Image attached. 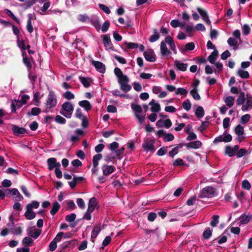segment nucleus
I'll use <instances>...</instances> for the list:
<instances>
[{"label": "nucleus", "mask_w": 252, "mask_h": 252, "mask_svg": "<svg viewBox=\"0 0 252 252\" xmlns=\"http://www.w3.org/2000/svg\"><path fill=\"white\" fill-rule=\"evenodd\" d=\"M232 139V136L229 134L224 133L223 135H220L216 137L213 142L214 143H218L221 142H229Z\"/></svg>", "instance_id": "ddd939ff"}, {"label": "nucleus", "mask_w": 252, "mask_h": 252, "mask_svg": "<svg viewBox=\"0 0 252 252\" xmlns=\"http://www.w3.org/2000/svg\"><path fill=\"white\" fill-rule=\"evenodd\" d=\"M225 152V153L227 154L229 157H232L235 154V153L233 150L232 148L229 146L226 147Z\"/></svg>", "instance_id": "6e6d98bb"}, {"label": "nucleus", "mask_w": 252, "mask_h": 252, "mask_svg": "<svg viewBox=\"0 0 252 252\" xmlns=\"http://www.w3.org/2000/svg\"><path fill=\"white\" fill-rule=\"evenodd\" d=\"M23 62L28 68H31L32 67V63L30 59L24 57Z\"/></svg>", "instance_id": "774afa93"}, {"label": "nucleus", "mask_w": 252, "mask_h": 252, "mask_svg": "<svg viewBox=\"0 0 252 252\" xmlns=\"http://www.w3.org/2000/svg\"><path fill=\"white\" fill-rule=\"evenodd\" d=\"M41 112V110L39 108L34 107L32 109L31 112L28 113V116H37Z\"/></svg>", "instance_id": "79ce46f5"}, {"label": "nucleus", "mask_w": 252, "mask_h": 252, "mask_svg": "<svg viewBox=\"0 0 252 252\" xmlns=\"http://www.w3.org/2000/svg\"><path fill=\"white\" fill-rule=\"evenodd\" d=\"M57 104L56 95L53 92H50L45 102V111L48 112L49 110L54 108Z\"/></svg>", "instance_id": "39448f33"}, {"label": "nucleus", "mask_w": 252, "mask_h": 252, "mask_svg": "<svg viewBox=\"0 0 252 252\" xmlns=\"http://www.w3.org/2000/svg\"><path fill=\"white\" fill-rule=\"evenodd\" d=\"M242 29L243 33L245 35H248L250 33V27L248 25H247V24L244 25L243 26Z\"/></svg>", "instance_id": "e2e57ef3"}, {"label": "nucleus", "mask_w": 252, "mask_h": 252, "mask_svg": "<svg viewBox=\"0 0 252 252\" xmlns=\"http://www.w3.org/2000/svg\"><path fill=\"white\" fill-rule=\"evenodd\" d=\"M175 94H176L186 95L188 94V91L184 88H179L177 89H176Z\"/></svg>", "instance_id": "4d7b16f0"}, {"label": "nucleus", "mask_w": 252, "mask_h": 252, "mask_svg": "<svg viewBox=\"0 0 252 252\" xmlns=\"http://www.w3.org/2000/svg\"><path fill=\"white\" fill-rule=\"evenodd\" d=\"M152 91L154 94H158V96L159 98L165 97L167 95L166 92L165 91H162L161 88L159 86H153Z\"/></svg>", "instance_id": "4be33fe9"}, {"label": "nucleus", "mask_w": 252, "mask_h": 252, "mask_svg": "<svg viewBox=\"0 0 252 252\" xmlns=\"http://www.w3.org/2000/svg\"><path fill=\"white\" fill-rule=\"evenodd\" d=\"M5 191L7 192V195H9L16 201H21L23 198L19 191L16 189H6Z\"/></svg>", "instance_id": "1a4fd4ad"}, {"label": "nucleus", "mask_w": 252, "mask_h": 252, "mask_svg": "<svg viewBox=\"0 0 252 252\" xmlns=\"http://www.w3.org/2000/svg\"><path fill=\"white\" fill-rule=\"evenodd\" d=\"M47 163L48 165V168L49 170H52L54 168H58L61 166L60 162H57L56 159L54 158H49L47 160Z\"/></svg>", "instance_id": "aec40b11"}, {"label": "nucleus", "mask_w": 252, "mask_h": 252, "mask_svg": "<svg viewBox=\"0 0 252 252\" xmlns=\"http://www.w3.org/2000/svg\"><path fill=\"white\" fill-rule=\"evenodd\" d=\"M167 147H162L157 152V155L159 156L164 155L167 153Z\"/></svg>", "instance_id": "338daca9"}, {"label": "nucleus", "mask_w": 252, "mask_h": 252, "mask_svg": "<svg viewBox=\"0 0 252 252\" xmlns=\"http://www.w3.org/2000/svg\"><path fill=\"white\" fill-rule=\"evenodd\" d=\"M217 189L211 186L204 188L200 193V196L202 198H212L218 195Z\"/></svg>", "instance_id": "423d86ee"}, {"label": "nucleus", "mask_w": 252, "mask_h": 252, "mask_svg": "<svg viewBox=\"0 0 252 252\" xmlns=\"http://www.w3.org/2000/svg\"><path fill=\"white\" fill-rule=\"evenodd\" d=\"M75 134L71 136L70 140L73 142L77 141L79 139V136L83 134V131L80 129H77L75 131Z\"/></svg>", "instance_id": "473e14b6"}, {"label": "nucleus", "mask_w": 252, "mask_h": 252, "mask_svg": "<svg viewBox=\"0 0 252 252\" xmlns=\"http://www.w3.org/2000/svg\"><path fill=\"white\" fill-rule=\"evenodd\" d=\"M63 97L67 100H71L75 98L74 94L70 91H66L63 94Z\"/></svg>", "instance_id": "37998d69"}, {"label": "nucleus", "mask_w": 252, "mask_h": 252, "mask_svg": "<svg viewBox=\"0 0 252 252\" xmlns=\"http://www.w3.org/2000/svg\"><path fill=\"white\" fill-rule=\"evenodd\" d=\"M55 121L57 123H58L61 124H64L66 122L65 119L63 117L60 115H57L56 117Z\"/></svg>", "instance_id": "0e129e2a"}, {"label": "nucleus", "mask_w": 252, "mask_h": 252, "mask_svg": "<svg viewBox=\"0 0 252 252\" xmlns=\"http://www.w3.org/2000/svg\"><path fill=\"white\" fill-rule=\"evenodd\" d=\"M195 115L198 118H202L204 115V111L202 107L198 106L195 111Z\"/></svg>", "instance_id": "58836bf2"}, {"label": "nucleus", "mask_w": 252, "mask_h": 252, "mask_svg": "<svg viewBox=\"0 0 252 252\" xmlns=\"http://www.w3.org/2000/svg\"><path fill=\"white\" fill-rule=\"evenodd\" d=\"M194 48V44L193 42H189L186 44L185 48L182 49V51L185 52L188 51H192Z\"/></svg>", "instance_id": "4c0bfd02"}, {"label": "nucleus", "mask_w": 252, "mask_h": 252, "mask_svg": "<svg viewBox=\"0 0 252 252\" xmlns=\"http://www.w3.org/2000/svg\"><path fill=\"white\" fill-rule=\"evenodd\" d=\"M175 65L180 70L185 71L187 70L188 64L182 63L181 61L176 60L174 62Z\"/></svg>", "instance_id": "cd10ccee"}, {"label": "nucleus", "mask_w": 252, "mask_h": 252, "mask_svg": "<svg viewBox=\"0 0 252 252\" xmlns=\"http://www.w3.org/2000/svg\"><path fill=\"white\" fill-rule=\"evenodd\" d=\"M159 38V35L158 32L156 30H154L153 34L150 36L149 38V41L151 42H154L158 40Z\"/></svg>", "instance_id": "a19ab883"}, {"label": "nucleus", "mask_w": 252, "mask_h": 252, "mask_svg": "<svg viewBox=\"0 0 252 252\" xmlns=\"http://www.w3.org/2000/svg\"><path fill=\"white\" fill-rule=\"evenodd\" d=\"M76 217V214L74 213H72L70 215H66L65 217L66 221L70 222H73L75 220Z\"/></svg>", "instance_id": "864d4df0"}, {"label": "nucleus", "mask_w": 252, "mask_h": 252, "mask_svg": "<svg viewBox=\"0 0 252 252\" xmlns=\"http://www.w3.org/2000/svg\"><path fill=\"white\" fill-rule=\"evenodd\" d=\"M183 107L186 111H189L191 106V103L189 99H186L183 102Z\"/></svg>", "instance_id": "8fccbe9b"}, {"label": "nucleus", "mask_w": 252, "mask_h": 252, "mask_svg": "<svg viewBox=\"0 0 252 252\" xmlns=\"http://www.w3.org/2000/svg\"><path fill=\"white\" fill-rule=\"evenodd\" d=\"M93 64L94 66L96 69L100 73H104L105 70L104 65L101 62L98 61H93Z\"/></svg>", "instance_id": "393cba45"}, {"label": "nucleus", "mask_w": 252, "mask_h": 252, "mask_svg": "<svg viewBox=\"0 0 252 252\" xmlns=\"http://www.w3.org/2000/svg\"><path fill=\"white\" fill-rule=\"evenodd\" d=\"M96 206H88L87 211L85 213L83 219L88 220H91L92 218L91 213L94 210Z\"/></svg>", "instance_id": "b1692460"}, {"label": "nucleus", "mask_w": 252, "mask_h": 252, "mask_svg": "<svg viewBox=\"0 0 252 252\" xmlns=\"http://www.w3.org/2000/svg\"><path fill=\"white\" fill-rule=\"evenodd\" d=\"M41 98V96L39 92H36L34 94L33 100L34 101L35 105L38 106L40 104V99Z\"/></svg>", "instance_id": "de8ad7c7"}, {"label": "nucleus", "mask_w": 252, "mask_h": 252, "mask_svg": "<svg viewBox=\"0 0 252 252\" xmlns=\"http://www.w3.org/2000/svg\"><path fill=\"white\" fill-rule=\"evenodd\" d=\"M79 79L85 87L87 88L90 86L92 82V79L90 78L80 76Z\"/></svg>", "instance_id": "2f4dec72"}, {"label": "nucleus", "mask_w": 252, "mask_h": 252, "mask_svg": "<svg viewBox=\"0 0 252 252\" xmlns=\"http://www.w3.org/2000/svg\"><path fill=\"white\" fill-rule=\"evenodd\" d=\"M237 74L242 78H248L249 77L248 72L243 69H239L237 71Z\"/></svg>", "instance_id": "a18cd8bd"}, {"label": "nucleus", "mask_w": 252, "mask_h": 252, "mask_svg": "<svg viewBox=\"0 0 252 252\" xmlns=\"http://www.w3.org/2000/svg\"><path fill=\"white\" fill-rule=\"evenodd\" d=\"M185 146L188 149H197L201 147L202 143L200 141L197 140L187 143Z\"/></svg>", "instance_id": "5701e85b"}, {"label": "nucleus", "mask_w": 252, "mask_h": 252, "mask_svg": "<svg viewBox=\"0 0 252 252\" xmlns=\"http://www.w3.org/2000/svg\"><path fill=\"white\" fill-rule=\"evenodd\" d=\"M187 203V205H192L194 204H198L199 202L198 200L197 199L196 197L192 196L188 200Z\"/></svg>", "instance_id": "13d9d810"}, {"label": "nucleus", "mask_w": 252, "mask_h": 252, "mask_svg": "<svg viewBox=\"0 0 252 252\" xmlns=\"http://www.w3.org/2000/svg\"><path fill=\"white\" fill-rule=\"evenodd\" d=\"M171 125L172 123L170 119L159 120L156 123V126L158 127H165L166 128H169Z\"/></svg>", "instance_id": "412c9836"}, {"label": "nucleus", "mask_w": 252, "mask_h": 252, "mask_svg": "<svg viewBox=\"0 0 252 252\" xmlns=\"http://www.w3.org/2000/svg\"><path fill=\"white\" fill-rule=\"evenodd\" d=\"M167 44L169 46L170 49L175 54H177V50L175 44L172 38L167 36L164 41H162L160 45V51L161 55L164 57H167L171 54V51L168 49Z\"/></svg>", "instance_id": "f257e3e1"}, {"label": "nucleus", "mask_w": 252, "mask_h": 252, "mask_svg": "<svg viewBox=\"0 0 252 252\" xmlns=\"http://www.w3.org/2000/svg\"><path fill=\"white\" fill-rule=\"evenodd\" d=\"M17 44L18 47L22 50H25L30 48V45L27 42L23 40L18 39Z\"/></svg>", "instance_id": "72a5a7b5"}, {"label": "nucleus", "mask_w": 252, "mask_h": 252, "mask_svg": "<svg viewBox=\"0 0 252 252\" xmlns=\"http://www.w3.org/2000/svg\"><path fill=\"white\" fill-rule=\"evenodd\" d=\"M100 231L101 228L99 225H96L94 227L91 233V240L93 242H94V239L97 237Z\"/></svg>", "instance_id": "c756f323"}, {"label": "nucleus", "mask_w": 252, "mask_h": 252, "mask_svg": "<svg viewBox=\"0 0 252 252\" xmlns=\"http://www.w3.org/2000/svg\"><path fill=\"white\" fill-rule=\"evenodd\" d=\"M27 29L30 33H32L33 30V27L32 25L31 16L29 17V18L27 22Z\"/></svg>", "instance_id": "052dcab7"}, {"label": "nucleus", "mask_w": 252, "mask_h": 252, "mask_svg": "<svg viewBox=\"0 0 252 252\" xmlns=\"http://www.w3.org/2000/svg\"><path fill=\"white\" fill-rule=\"evenodd\" d=\"M4 12L10 16L13 20L16 22L17 23H19V21L18 19L14 16L13 13L9 9H4Z\"/></svg>", "instance_id": "5fc2aeb1"}, {"label": "nucleus", "mask_w": 252, "mask_h": 252, "mask_svg": "<svg viewBox=\"0 0 252 252\" xmlns=\"http://www.w3.org/2000/svg\"><path fill=\"white\" fill-rule=\"evenodd\" d=\"M149 105L151 106V111L153 113H158L161 110L159 103L156 102L154 99H152L149 102Z\"/></svg>", "instance_id": "a211bd4d"}, {"label": "nucleus", "mask_w": 252, "mask_h": 252, "mask_svg": "<svg viewBox=\"0 0 252 252\" xmlns=\"http://www.w3.org/2000/svg\"><path fill=\"white\" fill-rule=\"evenodd\" d=\"M145 59L149 62H154L156 61V55L152 49L148 50L144 53Z\"/></svg>", "instance_id": "f3484780"}, {"label": "nucleus", "mask_w": 252, "mask_h": 252, "mask_svg": "<svg viewBox=\"0 0 252 252\" xmlns=\"http://www.w3.org/2000/svg\"><path fill=\"white\" fill-rule=\"evenodd\" d=\"M219 216L218 215H214L212 218V220L210 222V225L212 227H216L219 223Z\"/></svg>", "instance_id": "c03bdc74"}, {"label": "nucleus", "mask_w": 252, "mask_h": 252, "mask_svg": "<svg viewBox=\"0 0 252 252\" xmlns=\"http://www.w3.org/2000/svg\"><path fill=\"white\" fill-rule=\"evenodd\" d=\"M190 93L195 100H199L200 99V96L198 93L197 89H196V88L191 90Z\"/></svg>", "instance_id": "ea45409f"}, {"label": "nucleus", "mask_w": 252, "mask_h": 252, "mask_svg": "<svg viewBox=\"0 0 252 252\" xmlns=\"http://www.w3.org/2000/svg\"><path fill=\"white\" fill-rule=\"evenodd\" d=\"M154 144L155 140L154 139L146 138L144 140L142 147L146 152L154 153L155 151Z\"/></svg>", "instance_id": "6e6552de"}, {"label": "nucleus", "mask_w": 252, "mask_h": 252, "mask_svg": "<svg viewBox=\"0 0 252 252\" xmlns=\"http://www.w3.org/2000/svg\"><path fill=\"white\" fill-rule=\"evenodd\" d=\"M251 118L250 114H247L242 116L240 119V123L242 124H245L248 122Z\"/></svg>", "instance_id": "603ef678"}, {"label": "nucleus", "mask_w": 252, "mask_h": 252, "mask_svg": "<svg viewBox=\"0 0 252 252\" xmlns=\"http://www.w3.org/2000/svg\"><path fill=\"white\" fill-rule=\"evenodd\" d=\"M180 211L179 212L180 215L182 216H186L189 215V216H193V211L190 209H188V206H183L182 207L180 208Z\"/></svg>", "instance_id": "6ab92c4d"}, {"label": "nucleus", "mask_w": 252, "mask_h": 252, "mask_svg": "<svg viewBox=\"0 0 252 252\" xmlns=\"http://www.w3.org/2000/svg\"><path fill=\"white\" fill-rule=\"evenodd\" d=\"M197 11L200 15L202 20L208 25H211V21L208 15L207 12L204 9L200 7L197 8Z\"/></svg>", "instance_id": "4468645a"}, {"label": "nucleus", "mask_w": 252, "mask_h": 252, "mask_svg": "<svg viewBox=\"0 0 252 252\" xmlns=\"http://www.w3.org/2000/svg\"><path fill=\"white\" fill-rule=\"evenodd\" d=\"M125 44L128 49H135L138 48V44L131 42H125Z\"/></svg>", "instance_id": "69168bd1"}, {"label": "nucleus", "mask_w": 252, "mask_h": 252, "mask_svg": "<svg viewBox=\"0 0 252 252\" xmlns=\"http://www.w3.org/2000/svg\"><path fill=\"white\" fill-rule=\"evenodd\" d=\"M236 134L237 135V140L239 142L242 141L245 138L244 127L240 125L237 126L234 129Z\"/></svg>", "instance_id": "9b49d317"}, {"label": "nucleus", "mask_w": 252, "mask_h": 252, "mask_svg": "<svg viewBox=\"0 0 252 252\" xmlns=\"http://www.w3.org/2000/svg\"><path fill=\"white\" fill-rule=\"evenodd\" d=\"M237 105H242V110L244 112H247L252 109V99L247 96L245 97V93L242 92L238 98L237 99Z\"/></svg>", "instance_id": "7ed1b4c3"}, {"label": "nucleus", "mask_w": 252, "mask_h": 252, "mask_svg": "<svg viewBox=\"0 0 252 252\" xmlns=\"http://www.w3.org/2000/svg\"><path fill=\"white\" fill-rule=\"evenodd\" d=\"M39 206H26V211L25 213L26 218L29 220L33 219L35 216V213L33 212V208H37Z\"/></svg>", "instance_id": "9d476101"}, {"label": "nucleus", "mask_w": 252, "mask_h": 252, "mask_svg": "<svg viewBox=\"0 0 252 252\" xmlns=\"http://www.w3.org/2000/svg\"><path fill=\"white\" fill-rule=\"evenodd\" d=\"M212 232L210 228H207L203 232L202 236L205 239H209L212 236Z\"/></svg>", "instance_id": "09e8293b"}, {"label": "nucleus", "mask_w": 252, "mask_h": 252, "mask_svg": "<svg viewBox=\"0 0 252 252\" xmlns=\"http://www.w3.org/2000/svg\"><path fill=\"white\" fill-rule=\"evenodd\" d=\"M218 51L217 50H214L208 58L209 62L212 64L215 63L218 57Z\"/></svg>", "instance_id": "7c9ffc66"}, {"label": "nucleus", "mask_w": 252, "mask_h": 252, "mask_svg": "<svg viewBox=\"0 0 252 252\" xmlns=\"http://www.w3.org/2000/svg\"><path fill=\"white\" fill-rule=\"evenodd\" d=\"M131 107L139 123L142 124L145 119V115L142 113V107L139 105L134 104H132Z\"/></svg>", "instance_id": "0eeeda50"}, {"label": "nucleus", "mask_w": 252, "mask_h": 252, "mask_svg": "<svg viewBox=\"0 0 252 252\" xmlns=\"http://www.w3.org/2000/svg\"><path fill=\"white\" fill-rule=\"evenodd\" d=\"M157 217V214L154 212H151L148 216V220L150 221H154Z\"/></svg>", "instance_id": "680f3d73"}, {"label": "nucleus", "mask_w": 252, "mask_h": 252, "mask_svg": "<svg viewBox=\"0 0 252 252\" xmlns=\"http://www.w3.org/2000/svg\"><path fill=\"white\" fill-rule=\"evenodd\" d=\"M74 110L72 103L69 101L64 102L60 110V113L66 118H70Z\"/></svg>", "instance_id": "20e7f679"}, {"label": "nucleus", "mask_w": 252, "mask_h": 252, "mask_svg": "<svg viewBox=\"0 0 252 252\" xmlns=\"http://www.w3.org/2000/svg\"><path fill=\"white\" fill-rule=\"evenodd\" d=\"M115 167L112 165L104 164L101 166V170L104 176H108L115 171Z\"/></svg>", "instance_id": "dca6fc26"}, {"label": "nucleus", "mask_w": 252, "mask_h": 252, "mask_svg": "<svg viewBox=\"0 0 252 252\" xmlns=\"http://www.w3.org/2000/svg\"><path fill=\"white\" fill-rule=\"evenodd\" d=\"M41 230L40 229L33 228L32 227H29L27 229V234L28 236L33 238L34 239L37 238L40 235Z\"/></svg>", "instance_id": "2eb2a0df"}, {"label": "nucleus", "mask_w": 252, "mask_h": 252, "mask_svg": "<svg viewBox=\"0 0 252 252\" xmlns=\"http://www.w3.org/2000/svg\"><path fill=\"white\" fill-rule=\"evenodd\" d=\"M77 243V241L75 239L66 241L62 244L60 247L62 250H65L66 252L69 251L70 249H72L73 247Z\"/></svg>", "instance_id": "f8f14e48"}, {"label": "nucleus", "mask_w": 252, "mask_h": 252, "mask_svg": "<svg viewBox=\"0 0 252 252\" xmlns=\"http://www.w3.org/2000/svg\"><path fill=\"white\" fill-rule=\"evenodd\" d=\"M252 218V216L251 215H242L241 217V221L242 223L247 224L250 220L251 218Z\"/></svg>", "instance_id": "3c124183"}, {"label": "nucleus", "mask_w": 252, "mask_h": 252, "mask_svg": "<svg viewBox=\"0 0 252 252\" xmlns=\"http://www.w3.org/2000/svg\"><path fill=\"white\" fill-rule=\"evenodd\" d=\"M32 239L29 237H25L22 241V243L23 245H26L29 247L31 246L32 245Z\"/></svg>", "instance_id": "49530a36"}, {"label": "nucleus", "mask_w": 252, "mask_h": 252, "mask_svg": "<svg viewBox=\"0 0 252 252\" xmlns=\"http://www.w3.org/2000/svg\"><path fill=\"white\" fill-rule=\"evenodd\" d=\"M102 156L101 154H97L94 156L93 158V166L97 167L98 165L99 161L102 158Z\"/></svg>", "instance_id": "e433bc0d"}, {"label": "nucleus", "mask_w": 252, "mask_h": 252, "mask_svg": "<svg viewBox=\"0 0 252 252\" xmlns=\"http://www.w3.org/2000/svg\"><path fill=\"white\" fill-rule=\"evenodd\" d=\"M114 73L118 78L121 89L125 92L130 91L131 87L128 84L129 82L128 77L123 74L122 70L118 67H116L114 69Z\"/></svg>", "instance_id": "f03ea898"}, {"label": "nucleus", "mask_w": 252, "mask_h": 252, "mask_svg": "<svg viewBox=\"0 0 252 252\" xmlns=\"http://www.w3.org/2000/svg\"><path fill=\"white\" fill-rule=\"evenodd\" d=\"M79 105L81 107L84 108L86 111L90 110L92 108V106L90 102L86 100L79 101Z\"/></svg>", "instance_id": "f704fd0d"}, {"label": "nucleus", "mask_w": 252, "mask_h": 252, "mask_svg": "<svg viewBox=\"0 0 252 252\" xmlns=\"http://www.w3.org/2000/svg\"><path fill=\"white\" fill-rule=\"evenodd\" d=\"M99 7L101 10H102L103 11H104L106 14H110L111 12L110 10L109 9V7L107 6H106L104 4H98Z\"/></svg>", "instance_id": "bf43d9fd"}, {"label": "nucleus", "mask_w": 252, "mask_h": 252, "mask_svg": "<svg viewBox=\"0 0 252 252\" xmlns=\"http://www.w3.org/2000/svg\"><path fill=\"white\" fill-rule=\"evenodd\" d=\"M103 43L106 49H109L112 48V43L109 35L105 34L103 36Z\"/></svg>", "instance_id": "a878e982"}, {"label": "nucleus", "mask_w": 252, "mask_h": 252, "mask_svg": "<svg viewBox=\"0 0 252 252\" xmlns=\"http://www.w3.org/2000/svg\"><path fill=\"white\" fill-rule=\"evenodd\" d=\"M224 101L228 107H231L234 104L235 98L231 96H229L225 97Z\"/></svg>", "instance_id": "c9c22d12"}, {"label": "nucleus", "mask_w": 252, "mask_h": 252, "mask_svg": "<svg viewBox=\"0 0 252 252\" xmlns=\"http://www.w3.org/2000/svg\"><path fill=\"white\" fill-rule=\"evenodd\" d=\"M24 104H23L21 100H13L11 103V111L13 112H15L17 109L20 108Z\"/></svg>", "instance_id": "c85d7f7f"}, {"label": "nucleus", "mask_w": 252, "mask_h": 252, "mask_svg": "<svg viewBox=\"0 0 252 252\" xmlns=\"http://www.w3.org/2000/svg\"><path fill=\"white\" fill-rule=\"evenodd\" d=\"M12 130L13 133L17 136L24 134L26 131L25 128L18 127L15 125L13 126Z\"/></svg>", "instance_id": "bb28decb"}]
</instances>
